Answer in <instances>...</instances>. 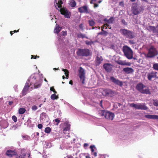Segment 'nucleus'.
<instances>
[{
	"mask_svg": "<svg viewBox=\"0 0 158 158\" xmlns=\"http://www.w3.org/2000/svg\"><path fill=\"white\" fill-rule=\"evenodd\" d=\"M62 0H59L58 2H56L55 6L56 9L60 12L61 14L64 15L66 18H70V12H69L65 8H62V5L63 3Z\"/></svg>",
	"mask_w": 158,
	"mask_h": 158,
	"instance_id": "f257e3e1",
	"label": "nucleus"
},
{
	"mask_svg": "<svg viewBox=\"0 0 158 158\" xmlns=\"http://www.w3.org/2000/svg\"><path fill=\"white\" fill-rule=\"evenodd\" d=\"M100 92L103 96L112 98L116 94L115 91L109 88H102L100 89Z\"/></svg>",
	"mask_w": 158,
	"mask_h": 158,
	"instance_id": "f03ea898",
	"label": "nucleus"
},
{
	"mask_svg": "<svg viewBox=\"0 0 158 158\" xmlns=\"http://www.w3.org/2000/svg\"><path fill=\"white\" fill-rule=\"evenodd\" d=\"M76 54L78 56L82 57H87L92 55L91 52L88 48L78 49Z\"/></svg>",
	"mask_w": 158,
	"mask_h": 158,
	"instance_id": "7ed1b4c3",
	"label": "nucleus"
},
{
	"mask_svg": "<svg viewBox=\"0 0 158 158\" xmlns=\"http://www.w3.org/2000/svg\"><path fill=\"white\" fill-rule=\"evenodd\" d=\"M158 55V51L153 46H151L148 50V52L145 55L146 58H152Z\"/></svg>",
	"mask_w": 158,
	"mask_h": 158,
	"instance_id": "20e7f679",
	"label": "nucleus"
},
{
	"mask_svg": "<svg viewBox=\"0 0 158 158\" xmlns=\"http://www.w3.org/2000/svg\"><path fill=\"white\" fill-rule=\"evenodd\" d=\"M120 32L122 35L129 39H133L135 37L134 33L130 30L125 29H121Z\"/></svg>",
	"mask_w": 158,
	"mask_h": 158,
	"instance_id": "39448f33",
	"label": "nucleus"
},
{
	"mask_svg": "<svg viewBox=\"0 0 158 158\" xmlns=\"http://www.w3.org/2000/svg\"><path fill=\"white\" fill-rule=\"evenodd\" d=\"M123 51L124 55L128 59H131L133 58V52L130 48L127 46H124Z\"/></svg>",
	"mask_w": 158,
	"mask_h": 158,
	"instance_id": "423d86ee",
	"label": "nucleus"
},
{
	"mask_svg": "<svg viewBox=\"0 0 158 158\" xmlns=\"http://www.w3.org/2000/svg\"><path fill=\"white\" fill-rule=\"evenodd\" d=\"M143 10V6H140L137 3H134L132 4L131 7V11L134 15H136L139 14Z\"/></svg>",
	"mask_w": 158,
	"mask_h": 158,
	"instance_id": "0eeeda50",
	"label": "nucleus"
},
{
	"mask_svg": "<svg viewBox=\"0 0 158 158\" xmlns=\"http://www.w3.org/2000/svg\"><path fill=\"white\" fill-rule=\"evenodd\" d=\"M145 87V86L143 84L140 83L137 84L136 86V88L138 91L142 94H150L151 93L148 89L145 88L144 89Z\"/></svg>",
	"mask_w": 158,
	"mask_h": 158,
	"instance_id": "6e6552de",
	"label": "nucleus"
},
{
	"mask_svg": "<svg viewBox=\"0 0 158 158\" xmlns=\"http://www.w3.org/2000/svg\"><path fill=\"white\" fill-rule=\"evenodd\" d=\"M130 106L132 107H134L136 109L141 110H147L148 108L145 105V103H139L135 104L134 103H131Z\"/></svg>",
	"mask_w": 158,
	"mask_h": 158,
	"instance_id": "1a4fd4ad",
	"label": "nucleus"
},
{
	"mask_svg": "<svg viewBox=\"0 0 158 158\" xmlns=\"http://www.w3.org/2000/svg\"><path fill=\"white\" fill-rule=\"evenodd\" d=\"M85 70L82 67H80L79 70V76L82 84H85Z\"/></svg>",
	"mask_w": 158,
	"mask_h": 158,
	"instance_id": "9d476101",
	"label": "nucleus"
},
{
	"mask_svg": "<svg viewBox=\"0 0 158 158\" xmlns=\"http://www.w3.org/2000/svg\"><path fill=\"white\" fill-rule=\"evenodd\" d=\"M110 81L115 84L117 85L120 86H122L123 85V82L118 79H117L113 76L110 77Z\"/></svg>",
	"mask_w": 158,
	"mask_h": 158,
	"instance_id": "9b49d317",
	"label": "nucleus"
},
{
	"mask_svg": "<svg viewBox=\"0 0 158 158\" xmlns=\"http://www.w3.org/2000/svg\"><path fill=\"white\" fill-rule=\"evenodd\" d=\"M157 73L156 72L152 71L151 72L149 73L147 75V78L149 81H151L152 79H156L158 78L157 76Z\"/></svg>",
	"mask_w": 158,
	"mask_h": 158,
	"instance_id": "f8f14e48",
	"label": "nucleus"
},
{
	"mask_svg": "<svg viewBox=\"0 0 158 158\" xmlns=\"http://www.w3.org/2000/svg\"><path fill=\"white\" fill-rule=\"evenodd\" d=\"M113 65L110 63H105L103 65L104 69L107 72H110L112 69Z\"/></svg>",
	"mask_w": 158,
	"mask_h": 158,
	"instance_id": "ddd939ff",
	"label": "nucleus"
},
{
	"mask_svg": "<svg viewBox=\"0 0 158 158\" xmlns=\"http://www.w3.org/2000/svg\"><path fill=\"white\" fill-rule=\"evenodd\" d=\"M78 10L81 13H85L88 14L89 13L88 7L86 5L79 7L78 8Z\"/></svg>",
	"mask_w": 158,
	"mask_h": 158,
	"instance_id": "4468645a",
	"label": "nucleus"
},
{
	"mask_svg": "<svg viewBox=\"0 0 158 158\" xmlns=\"http://www.w3.org/2000/svg\"><path fill=\"white\" fill-rule=\"evenodd\" d=\"M114 116V114L108 111H106L104 117L106 118L108 120H112Z\"/></svg>",
	"mask_w": 158,
	"mask_h": 158,
	"instance_id": "2eb2a0df",
	"label": "nucleus"
},
{
	"mask_svg": "<svg viewBox=\"0 0 158 158\" xmlns=\"http://www.w3.org/2000/svg\"><path fill=\"white\" fill-rule=\"evenodd\" d=\"M29 87L30 85H29V83L27 82L25 84V86L22 91L23 96H24L27 93V91L28 90Z\"/></svg>",
	"mask_w": 158,
	"mask_h": 158,
	"instance_id": "dca6fc26",
	"label": "nucleus"
},
{
	"mask_svg": "<svg viewBox=\"0 0 158 158\" xmlns=\"http://www.w3.org/2000/svg\"><path fill=\"white\" fill-rule=\"evenodd\" d=\"M116 62L118 64L123 65H127L130 66L131 65V63L130 62H127L126 60H119L117 61Z\"/></svg>",
	"mask_w": 158,
	"mask_h": 158,
	"instance_id": "f3484780",
	"label": "nucleus"
},
{
	"mask_svg": "<svg viewBox=\"0 0 158 158\" xmlns=\"http://www.w3.org/2000/svg\"><path fill=\"white\" fill-rule=\"evenodd\" d=\"M123 70L125 73L127 74H130L132 73L134 71V69L131 68L126 67L124 68Z\"/></svg>",
	"mask_w": 158,
	"mask_h": 158,
	"instance_id": "a211bd4d",
	"label": "nucleus"
},
{
	"mask_svg": "<svg viewBox=\"0 0 158 158\" xmlns=\"http://www.w3.org/2000/svg\"><path fill=\"white\" fill-rule=\"evenodd\" d=\"M103 60V59L101 56H97L95 60V64L96 66L99 65Z\"/></svg>",
	"mask_w": 158,
	"mask_h": 158,
	"instance_id": "6ab92c4d",
	"label": "nucleus"
},
{
	"mask_svg": "<svg viewBox=\"0 0 158 158\" xmlns=\"http://www.w3.org/2000/svg\"><path fill=\"white\" fill-rule=\"evenodd\" d=\"M147 29L150 31H153V33L158 32V30H157L156 27L154 26H149L147 28Z\"/></svg>",
	"mask_w": 158,
	"mask_h": 158,
	"instance_id": "aec40b11",
	"label": "nucleus"
},
{
	"mask_svg": "<svg viewBox=\"0 0 158 158\" xmlns=\"http://www.w3.org/2000/svg\"><path fill=\"white\" fill-rule=\"evenodd\" d=\"M6 154L10 157H12L13 156L15 155V152L11 150H8L7 151L6 153Z\"/></svg>",
	"mask_w": 158,
	"mask_h": 158,
	"instance_id": "412c9836",
	"label": "nucleus"
},
{
	"mask_svg": "<svg viewBox=\"0 0 158 158\" xmlns=\"http://www.w3.org/2000/svg\"><path fill=\"white\" fill-rule=\"evenodd\" d=\"M145 117L146 118L153 119H158V116L153 115H146Z\"/></svg>",
	"mask_w": 158,
	"mask_h": 158,
	"instance_id": "4be33fe9",
	"label": "nucleus"
},
{
	"mask_svg": "<svg viewBox=\"0 0 158 158\" xmlns=\"http://www.w3.org/2000/svg\"><path fill=\"white\" fill-rule=\"evenodd\" d=\"M61 29V27H60L59 25L56 24V27L54 29V32L58 34L60 31Z\"/></svg>",
	"mask_w": 158,
	"mask_h": 158,
	"instance_id": "5701e85b",
	"label": "nucleus"
},
{
	"mask_svg": "<svg viewBox=\"0 0 158 158\" xmlns=\"http://www.w3.org/2000/svg\"><path fill=\"white\" fill-rule=\"evenodd\" d=\"M106 112L105 110H100L98 111V115L101 117L105 116Z\"/></svg>",
	"mask_w": 158,
	"mask_h": 158,
	"instance_id": "b1692460",
	"label": "nucleus"
},
{
	"mask_svg": "<svg viewBox=\"0 0 158 158\" xmlns=\"http://www.w3.org/2000/svg\"><path fill=\"white\" fill-rule=\"evenodd\" d=\"M77 37L78 38H85L86 39H88V37L85 36V35H84L81 33H78L77 34Z\"/></svg>",
	"mask_w": 158,
	"mask_h": 158,
	"instance_id": "393cba45",
	"label": "nucleus"
},
{
	"mask_svg": "<svg viewBox=\"0 0 158 158\" xmlns=\"http://www.w3.org/2000/svg\"><path fill=\"white\" fill-rule=\"evenodd\" d=\"M69 5L72 7H75L76 5L75 1L74 0H71L70 2Z\"/></svg>",
	"mask_w": 158,
	"mask_h": 158,
	"instance_id": "a878e982",
	"label": "nucleus"
},
{
	"mask_svg": "<svg viewBox=\"0 0 158 158\" xmlns=\"http://www.w3.org/2000/svg\"><path fill=\"white\" fill-rule=\"evenodd\" d=\"M51 98L53 100L57 99L59 98L58 95H56L55 93L52 94L51 96Z\"/></svg>",
	"mask_w": 158,
	"mask_h": 158,
	"instance_id": "bb28decb",
	"label": "nucleus"
},
{
	"mask_svg": "<svg viewBox=\"0 0 158 158\" xmlns=\"http://www.w3.org/2000/svg\"><path fill=\"white\" fill-rule=\"evenodd\" d=\"M26 111V109L24 108H21L19 110V113L20 114H23Z\"/></svg>",
	"mask_w": 158,
	"mask_h": 158,
	"instance_id": "cd10ccee",
	"label": "nucleus"
},
{
	"mask_svg": "<svg viewBox=\"0 0 158 158\" xmlns=\"http://www.w3.org/2000/svg\"><path fill=\"white\" fill-rule=\"evenodd\" d=\"M108 34V32L106 31H101L98 33V35H103L104 36H106Z\"/></svg>",
	"mask_w": 158,
	"mask_h": 158,
	"instance_id": "c85d7f7f",
	"label": "nucleus"
},
{
	"mask_svg": "<svg viewBox=\"0 0 158 158\" xmlns=\"http://www.w3.org/2000/svg\"><path fill=\"white\" fill-rule=\"evenodd\" d=\"M62 71L64 72V74L66 76V78L68 79L69 77V72L68 70L66 69H63Z\"/></svg>",
	"mask_w": 158,
	"mask_h": 158,
	"instance_id": "c756f323",
	"label": "nucleus"
},
{
	"mask_svg": "<svg viewBox=\"0 0 158 158\" xmlns=\"http://www.w3.org/2000/svg\"><path fill=\"white\" fill-rule=\"evenodd\" d=\"M51 131V129L49 127H47L45 128L44 130L45 132L47 134L49 133Z\"/></svg>",
	"mask_w": 158,
	"mask_h": 158,
	"instance_id": "7c9ffc66",
	"label": "nucleus"
},
{
	"mask_svg": "<svg viewBox=\"0 0 158 158\" xmlns=\"http://www.w3.org/2000/svg\"><path fill=\"white\" fill-rule=\"evenodd\" d=\"M70 125L68 124H66V127L64 129V131H69L70 130Z\"/></svg>",
	"mask_w": 158,
	"mask_h": 158,
	"instance_id": "2f4dec72",
	"label": "nucleus"
},
{
	"mask_svg": "<svg viewBox=\"0 0 158 158\" xmlns=\"http://www.w3.org/2000/svg\"><path fill=\"white\" fill-rule=\"evenodd\" d=\"M153 68L154 70L158 71V63H154L153 64Z\"/></svg>",
	"mask_w": 158,
	"mask_h": 158,
	"instance_id": "473e14b6",
	"label": "nucleus"
},
{
	"mask_svg": "<svg viewBox=\"0 0 158 158\" xmlns=\"http://www.w3.org/2000/svg\"><path fill=\"white\" fill-rule=\"evenodd\" d=\"M89 23L90 26H93L95 24V22L93 20H89Z\"/></svg>",
	"mask_w": 158,
	"mask_h": 158,
	"instance_id": "72a5a7b5",
	"label": "nucleus"
},
{
	"mask_svg": "<svg viewBox=\"0 0 158 158\" xmlns=\"http://www.w3.org/2000/svg\"><path fill=\"white\" fill-rule=\"evenodd\" d=\"M114 21V19L113 18H110L108 20H107L106 21V22L107 23H113Z\"/></svg>",
	"mask_w": 158,
	"mask_h": 158,
	"instance_id": "f704fd0d",
	"label": "nucleus"
},
{
	"mask_svg": "<svg viewBox=\"0 0 158 158\" xmlns=\"http://www.w3.org/2000/svg\"><path fill=\"white\" fill-rule=\"evenodd\" d=\"M85 44L87 45H91L92 44L94 43V42L93 41H89L88 40H86L85 41Z\"/></svg>",
	"mask_w": 158,
	"mask_h": 158,
	"instance_id": "c9c22d12",
	"label": "nucleus"
},
{
	"mask_svg": "<svg viewBox=\"0 0 158 158\" xmlns=\"http://www.w3.org/2000/svg\"><path fill=\"white\" fill-rule=\"evenodd\" d=\"M95 148V146L94 145H91L90 147V148L91 149V153H93L94 152V148Z\"/></svg>",
	"mask_w": 158,
	"mask_h": 158,
	"instance_id": "e433bc0d",
	"label": "nucleus"
},
{
	"mask_svg": "<svg viewBox=\"0 0 158 158\" xmlns=\"http://www.w3.org/2000/svg\"><path fill=\"white\" fill-rule=\"evenodd\" d=\"M50 90L51 91L53 92L54 93H57V92L55 90L53 86L51 87L50 88Z\"/></svg>",
	"mask_w": 158,
	"mask_h": 158,
	"instance_id": "4c0bfd02",
	"label": "nucleus"
},
{
	"mask_svg": "<svg viewBox=\"0 0 158 158\" xmlns=\"http://www.w3.org/2000/svg\"><path fill=\"white\" fill-rule=\"evenodd\" d=\"M153 104L154 106H158V100H155L153 102Z\"/></svg>",
	"mask_w": 158,
	"mask_h": 158,
	"instance_id": "58836bf2",
	"label": "nucleus"
},
{
	"mask_svg": "<svg viewBox=\"0 0 158 158\" xmlns=\"http://www.w3.org/2000/svg\"><path fill=\"white\" fill-rule=\"evenodd\" d=\"M12 119L14 122H15L17 121V118L15 115L13 116L12 117Z\"/></svg>",
	"mask_w": 158,
	"mask_h": 158,
	"instance_id": "ea45409f",
	"label": "nucleus"
},
{
	"mask_svg": "<svg viewBox=\"0 0 158 158\" xmlns=\"http://www.w3.org/2000/svg\"><path fill=\"white\" fill-rule=\"evenodd\" d=\"M122 23L124 25H127V23L126 22L125 20L124 19H122L121 21Z\"/></svg>",
	"mask_w": 158,
	"mask_h": 158,
	"instance_id": "a19ab883",
	"label": "nucleus"
},
{
	"mask_svg": "<svg viewBox=\"0 0 158 158\" xmlns=\"http://www.w3.org/2000/svg\"><path fill=\"white\" fill-rule=\"evenodd\" d=\"M37 109V106H35V105H34L32 107V110H36Z\"/></svg>",
	"mask_w": 158,
	"mask_h": 158,
	"instance_id": "79ce46f5",
	"label": "nucleus"
},
{
	"mask_svg": "<svg viewBox=\"0 0 158 158\" xmlns=\"http://www.w3.org/2000/svg\"><path fill=\"white\" fill-rule=\"evenodd\" d=\"M55 121L56 122H57V123L56 124V125H58V124L60 123V120L58 118H56V119L55 120Z\"/></svg>",
	"mask_w": 158,
	"mask_h": 158,
	"instance_id": "37998d69",
	"label": "nucleus"
},
{
	"mask_svg": "<svg viewBox=\"0 0 158 158\" xmlns=\"http://www.w3.org/2000/svg\"><path fill=\"white\" fill-rule=\"evenodd\" d=\"M37 127L40 129H42L43 127V125L41 124H40L38 125Z\"/></svg>",
	"mask_w": 158,
	"mask_h": 158,
	"instance_id": "c03bdc74",
	"label": "nucleus"
},
{
	"mask_svg": "<svg viewBox=\"0 0 158 158\" xmlns=\"http://www.w3.org/2000/svg\"><path fill=\"white\" fill-rule=\"evenodd\" d=\"M62 35L64 36H65L67 35V32L66 31H62Z\"/></svg>",
	"mask_w": 158,
	"mask_h": 158,
	"instance_id": "a18cd8bd",
	"label": "nucleus"
},
{
	"mask_svg": "<svg viewBox=\"0 0 158 158\" xmlns=\"http://www.w3.org/2000/svg\"><path fill=\"white\" fill-rule=\"evenodd\" d=\"M41 116L44 117L45 118H46V117H48V116L47 115L46 113H42L41 114Z\"/></svg>",
	"mask_w": 158,
	"mask_h": 158,
	"instance_id": "49530a36",
	"label": "nucleus"
},
{
	"mask_svg": "<svg viewBox=\"0 0 158 158\" xmlns=\"http://www.w3.org/2000/svg\"><path fill=\"white\" fill-rule=\"evenodd\" d=\"M88 145H89V144L87 143H85L84 144V145H83L84 148L86 149V147H88Z\"/></svg>",
	"mask_w": 158,
	"mask_h": 158,
	"instance_id": "de8ad7c7",
	"label": "nucleus"
},
{
	"mask_svg": "<svg viewBox=\"0 0 158 158\" xmlns=\"http://www.w3.org/2000/svg\"><path fill=\"white\" fill-rule=\"evenodd\" d=\"M79 27L82 30H83V25L81 23V24H80L79 25Z\"/></svg>",
	"mask_w": 158,
	"mask_h": 158,
	"instance_id": "09e8293b",
	"label": "nucleus"
},
{
	"mask_svg": "<svg viewBox=\"0 0 158 158\" xmlns=\"http://www.w3.org/2000/svg\"><path fill=\"white\" fill-rule=\"evenodd\" d=\"M93 4H94V7L95 8L98 7L99 6V5L97 3H94Z\"/></svg>",
	"mask_w": 158,
	"mask_h": 158,
	"instance_id": "8fccbe9b",
	"label": "nucleus"
},
{
	"mask_svg": "<svg viewBox=\"0 0 158 158\" xmlns=\"http://www.w3.org/2000/svg\"><path fill=\"white\" fill-rule=\"evenodd\" d=\"M23 138L25 139V140H27V139L28 136L26 135H24L22 136Z\"/></svg>",
	"mask_w": 158,
	"mask_h": 158,
	"instance_id": "3c124183",
	"label": "nucleus"
},
{
	"mask_svg": "<svg viewBox=\"0 0 158 158\" xmlns=\"http://www.w3.org/2000/svg\"><path fill=\"white\" fill-rule=\"evenodd\" d=\"M40 85L39 84L37 85H35V84L34 85V87L35 88H38L40 87Z\"/></svg>",
	"mask_w": 158,
	"mask_h": 158,
	"instance_id": "603ef678",
	"label": "nucleus"
},
{
	"mask_svg": "<svg viewBox=\"0 0 158 158\" xmlns=\"http://www.w3.org/2000/svg\"><path fill=\"white\" fill-rule=\"evenodd\" d=\"M92 155H93L95 157H96L97 156V153L96 152H94L93 153H91Z\"/></svg>",
	"mask_w": 158,
	"mask_h": 158,
	"instance_id": "864d4df0",
	"label": "nucleus"
},
{
	"mask_svg": "<svg viewBox=\"0 0 158 158\" xmlns=\"http://www.w3.org/2000/svg\"><path fill=\"white\" fill-rule=\"evenodd\" d=\"M37 58V56L32 55L31 59H36Z\"/></svg>",
	"mask_w": 158,
	"mask_h": 158,
	"instance_id": "5fc2aeb1",
	"label": "nucleus"
},
{
	"mask_svg": "<svg viewBox=\"0 0 158 158\" xmlns=\"http://www.w3.org/2000/svg\"><path fill=\"white\" fill-rule=\"evenodd\" d=\"M102 100H101V101H100V106L101 107H102Z\"/></svg>",
	"mask_w": 158,
	"mask_h": 158,
	"instance_id": "6e6d98bb",
	"label": "nucleus"
},
{
	"mask_svg": "<svg viewBox=\"0 0 158 158\" xmlns=\"http://www.w3.org/2000/svg\"><path fill=\"white\" fill-rule=\"evenodd\" d=\"M13 101H9L8 102V104L9 105H11L13 104Z\"/></svg>",
	"mask_w": 158,
	"mask_h": 158,
	"instance_id": "4d7b16f0",
	"label": "nucleus"
},
{
	"mask_svg": "<svg viewBox=\"0 0 158 158\" xmlns=\"http://www.w3.org/2000/svg\"><path fill=\"white\" fill-rule=\"evenodd\" d=\"M91 1L90 2V3L91 4L94 3L93 2L96 1L97 0H90Z\"/></svg>",
	"mask_w": 158,
	"mask_h": 158,
	"instance_id": "13d9d810",
	"label": "nucleus"
},
{
	"mask_svg": "<svg viewBox=\"0 0 158 158\" xmlns=\"http://www.w3.org/2000/svg\"><path fill=\"white\" fill-rule=\"evenodd\" d=\"M104 26H106L107 27H109L110 26V25L108 23H106L104 25Z\"/></svg>",
	"mask_w": 158,
	"mask_h": 158,
	"instance_id": "bf43d9fd",
	"label": "nucleus"
},
{
	"mask_svg": "<svg viewBox=\"0 0 158 158\" xmlns=\"http://www.w3.org/2000/svg\"><path fill=\"white\" fill-rule=\"evenodd\" d=\"M19 29H18L17 30H15L14 31H13V33H15V32H18L19 31Z\"/></svg>",
	"mask_w": 158,
	"mask_h": 158,
	"instance_id": "052dcab7",
	"label": "nucleus"
},
{
	"mask_svg": "<svg viewBox=\"0 0 158 158\" xmlns=\"http://www.w3.org/2000/svg\"><path fill=\"white\" fill-rule=\"evenodd\" d=\"M69 84L70 85H72L73 84V82L72 80L70 81L69 82Z\"/></svg>",
	"mask_w": 158,
	"mask_h": 158,
	"instance_id": "680f3d73",
	"label": "nucleus"
},
{
	"mask_svg": "<svg viewBox=\"0 0 158 158\" xmlns=\"http://www.w3.org/2000/svg\"><path fill=\"white\" fill-rule=\"evenodd\" d=\"M16 158H23V157L22 155L19 156H18Z\"/></svg>",
	"mask_w": 158,
	"mask_h": 158,
	"instance_id": "e2e57ef3",
	"label": "nucleus"
},
{
	"mask_svg": "<svg viewBox=\"0 0 158 158\" xmlns=\"http://www.w3.org/2000/svg\"><path fill=\"white\" fill-rule=\"evenodd\" d=\"M85 157L86 158H91V157L89 155L85 156Z\"/></svg>",
	"mask_w": 158,
	"mask_h": 158,
	"instance_id": "0e129e2a",
	"label": "nucleus"
},
{
	"mask_svg": "<svg viewBox=\"0 0 158 158\" xmlns=\"http://www.w3.org/2000/svg\"><path fill=\"white\" fill-rule=\"evenodd\" d=\"M123 2H119V5H123Z\"/></svg>",
	"mask_w": 158,
	"mask_h": 158,
	"instance_id": "69168bd1",
	"label": "nucleus"
},
{
	"mask_svg": "<svg viewBox=\"0 0 158 158\" xmlns=\"http://www.w3.org/2000/svg\"><path fill=\"white\" fill-rule=\"evenodd\" d=\"M10 34L11 35H12L13 34V32L12 31H11L10 32Z\"/></svg>",
	"mask_w": 158,
	"mask_h": 158,
	"instance_id": "338daca9",
	"label": "nucleus"
},
{
	"mask_svg": "<svg viewBox=\"0 0 158 158\" xmlns=\"http://www.w3.org/2000/svg\"><path fill=\"white\" fill-rule=\"evenodd\" d=\"M102 2V0H100V1H98V3H100Z\"/></svg>",
	"mask_w": 158,
	"mask_h": 158,
	"instance_id": "774afa93",
	"label": "nucleus"
}]
</instances>
